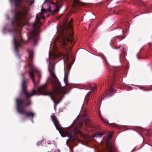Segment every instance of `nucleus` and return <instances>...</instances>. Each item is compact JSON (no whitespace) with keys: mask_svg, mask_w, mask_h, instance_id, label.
I'll return each instance as SVG.
<instances>
[{"mask_svg":"<svg viewBox=\"0 0 152 152\" xmlns=\"http://www.w3.org/2000/svg\"><path fill=\"white\" fill-rule=\"evenodd\" d=\"M48 69L51 77L53 78L52 80L53 87V91L49 92L47 91L46 84L38 88L37 91L39 94L50 96L55 104H58L63 98L64 95L65 94V91L63 90V88L61 86L60 83L56 77L53 69L50 70L48 67Z\"/></svg>","mask_w":152,"mask_h":152,"instance_id":"f257e3e1","label":"nucleus"},{"mask_svg":"<svg viewBox=\"0 0 152 152\" xmlns=\"http://www.w3.org/2000/svg\"><path fill=\"white\" fill-rule=\"evenodd\" d=\"M73 20L72 19L69 22L65 23L61 31V38L62 41L61 47L64 49L67 58L69 57V53L71 52V48L75 43L73 38L74 34L72 24Z\"/></svg>","mask_w":152,"mask_h":152,"instance_id":"f03ea898","label":"nucleus"},{"mask_svg":"<svg viewBox=\"0 0 152 152\" xmlns=\"http://www.w3.org/2000/svg\"><path fill=\"white\" fill-rule=\"evenodd\" d=\"M38 92L35 89L31 91V94L20 96L16 99L15 102L16 104V108L18 112L21 114H24L26 117L31 118L32 121V119L34 117L35 114L32 111H26L25 110L26 107L31 104L30 97L34 95H36Z\"/></svg>","mask_w":152,"mask_h":152,"instance_id":"7ed1b4c3","label":"nucleus"},{"mask_svg":"<svg viewBox=\"0 0 152 152\" xmlns=\"http://www.w3.org/2000/svg\"><path fill=\"white\" fill-rule=\"evenodd\" d=\"M51 117L56 129L59 131L62 136L64 137L68 136L69 137L70 140L73 141L77 137L78 134H80L82 136H83V134L80 130V129L82 126V124L78 126H77L72 129L70 130L69 131L65 132L63 130V128L54 114L51 115Z\"/></svg>","mask_w":152,"mask_h":152,"instance_id":"20e7f679","label":"nucleus"},{"mask_svg":"<svg viewBox=\"0 0 152 152\" xmlns=\"http://www.w3.org/2000/svg\"><path fill=\"white\" fill-rule=\"evenodd\" d=\"M27 13L25 12L17 11L15 14L12 20L11 29H8L10 33L12 32L16 33V26L23 27L28 24V19L27 18Z\"/></svg>","mask_w":152,"mask_h":152,"instance_id":"39448f33","label":"nucleus"},{"mask_svg":"<svg viewBox=\"0 0 152 152\" xmlns=\"http://www.w3.org/2000/svg\"><path fill=\"white\" fill-rule=\"evenodd\" d=\"M109 69H112L113 71L112 72L113 73L112 76H110L109 78V81L107 83L108 84L110 85V88L105 93L107 96H111L114 94L115 89L113 88V86L114 87V85L116 83H119L120 78L118 76L119 74L117 72L118 71V70L117 69L115 70L112 69L110 68H109Z\"/></svg>","mask_w":152,"mask_h":152,"instance_id":"423d86ee","label":"nucleus"},{"mask_svg":"<svg viewBox=\"0 0 152 152\" xmlns=\"http://www.w3.org/2000/svg\"><path fill=\"white\" fill-rule=\"evenodd\" d=\"M40 18L37 15L35 21L33 24L32 26L34 30L30 33L28 36V40L26 42V43L30 39H31L34 44H36L38 37L36 33V28L37 27L39 28V26L41 25L42 23L40 21Z\"/></svg>","mask_w":152,"mask_h":152,"instance_id":"0eeeda50","label":"nucleus"},{"mask_svg":"<svg viewBox=\"0 0 152 152\" xmlns=\"http://www.w3.org/2000/svg\"><path fill=\"white\" fill-rule=\"evenodd\" d=\"M26 73V72H25L22 73L21 74L22 78L21 81L22 90L20 96H23L24 95H27V94H31V91L30 92H28L27 90V80L24 77V75Z\"/></svg>","mask_w":152,"mask_h":152,"instance_id":"6e6552de","label":"nucleus"},{"mask_svg":"<svg viewBox=\"0 0 152 152\" xmlns=\"http://www.w3.org/2000/svg\"><path fill=\"white\" fill-rule=\"evenodd\" d=\"M112 136V134H109L106 140L107 151L108 152H117V148L115 147L114 145L110 142Z\"/></svg>","mask_w":152,"mask_h":152,"instance_id":"1a4fd4ad","label":"nucleus"},{"mask_svg":"<svg viewBox=\"0 0 152 152\" xmlns=\"http://www.w3.org/2000/svg\"><path fill=\"white\" fill-rule=\"evenodd\" d=\"M13 42L14 46L15 53L16 56L19 58H20V56L18 52V49L22 46L21 43L24 41L20 37L21 40L20 41H18L14 34H13Z\"/></svg>","mask_w":152,"mask_h":152,"instance_id":"9d476101","label":"nucleus"},{"mask_svg":"<svg viewBox=\"0 0 152 152\" xmlns=\"http://www.w3.org/2000/svg\"><path fill=\"white\" fill-rule=\"evenodd\" d=\"M114 48L116 49H117L121 48V53L119 56L120 60L121 61V58L125 59V56L126 55V52L124 51L123 47H121L120 45H116L114 46Z\"/></svg>","mask_w":152,"mask_h":152,"instance_id":"9b49d317","label":"nucleus"},{"mask_svg":"<svg viewBox=\"0 0 152 152\" xmlns=\"http://www.w3.org/2000/svg\"><path fill=\"white\" fill-rule=\"evenodd\" d=\"M84 4L78 0H74L72 2V6L74 8H77L78 5L83 6Z\"/></svg>","mask_w":152,"mask_h":152,"instance_id":"f8f14e48","label":"nucleus"},{"mask_svg":"<svg viewBox=\"0 0 152 152\" xmlns=\"http://www.w3.org/2000/svg\"><path fill=\"white\" fill-rule=\"evenodd\" d=\"M29 74L30 77L32 79L33 82L34 84V86H35L36 85V83H35L34 80V70L31 67H30V71L29 72Z\"/></svg>","mask_w":152,"mask_h":152,"instance_id":"ddd939ff","label":"nucleus"},{"mask_svg":"<svg viewBox=\"0 0 152 152\" xmlns=\"http://www.w3.org/2000/svg\"><path fill=\"white\" fill-rule=\"evenodd\" d=\"M85 125L87 126L88 127H92L93 126V124L91 121L88 118H86L85 120Z\"/></svg>","mask_w":152,"mask_h":152,"instance_id":"4468645a","label":"nucleus"},{"mask_svg":"<svg viewBox=\"0 0 152 152\" xmlns=\"http://www.w3.org/2000/svg\"><path fill=\"white\" fill-rule=\"evenodd\" d=\"M15 6L16 8H22V3L23 1V0H15Z\"/></svg>","mask_w":152,"mask_h":152,"instance_id":"2eb2a0df","label":"nucleus"},{"mask_svg":"<svg viewBox=\"0 0 152 152\" xmlns=\"http://www.w3.org/2000/svg\"><path fill=\"white\" fill-rule=\"evenodd\" d=\"M91 91L89 92L87 95L86 96V97L84 99V102L86 103V104H87L88 102V101H89L90 96L91 94Z\"/></svg>","mask_w":152,"mask_h":152,"instance_id":"dca6fc26","label":"nucleus"},{"mask_svg":"<svg viewBox=\"0 0 152 152\" xmlns=\"http://www.w3.org/2000/svg\"><path fill=\"white\" fill-rule=\"evenodd\" d=\"M49 10L48 11L51 12L52 13L54 14L55 13L58 12L59 10V8L58 6H57L53 11H51L50 10V6H49Z\"/></svg>","mask_w":152,"mask_h":152,"instance_id":"f3484780","label":"nucleus"},{"mask_svg":"<svg viewBox=\"0 0 152 152\" xmlns=\"http://www.w3.org/2000/svg\"><path fill=\"white\" fill-rule=\"evenodd\" d=\"M115 32L118 33H122L123 34V31L122 29L120 27L117 28L115 29Z\"/></svg>","mask_w":152,"mask_h":152,"instance_id":"a211bd4d","label":"nucleus"},{"mask_svg":"<svg viewBox=\"0 0 152 152\" xmlns=\"http://www.w3.org/2000/svg\"><path fill=\"white\" fill-rule=\"evenodd\" d=\"M98 56L101 57L102 58V59L105 61V62L106 63L107 65L108 66V64L107 63V61L106 60V58L104 56V54L102 53L99 54H98Z\"/></svg>","mask_w":152,"mask_h":152,"instance_id":"6ab92c4d","label":"nucleus"},{"mask_svg":"<svg viewBox=\"0 0 152 152\" xmlns=\"http://www.w3.org/2000/svg\"><path fill=\"white\" fill-rule=\"evenodd\" d=\"M33 55L34 54L32 51H30L29 52L28 57L30 59L31 61H32Z\"/></svg>","mask_w":152,"mask_h":152,"instance_id":"aec40b11","label":"nucleus"},{"mask_svg":"<svg viewBox=\"0 0 152 152\" xmlns=\"http://www.w3.org/2000/svg\"><path fill=\"white\" fill-rule=\"evenodd\" d=\"M64 81L66 85L68 84V76L66 74H65L64 77Z\"/></svg>","mask_w":152,"mask_h":152,"instance_id":"412c9836","label":"nucleus"},{"mask_svg":"<svg viewBox=\"0 0 152 152\" xmlns=\"http://www.w3.org/2000/svg\"><path fill=\"white\" fill-rule=\"evenodd\" d=\"M136 0H135V1ZM139 3H140L141 4H142L144 6L147 7V5L144 2L142 1L141 0H136Z\"/></svg>","mask_w":152,"mask_h":152,"instance_id":"4be33fe9","label":"nucleus"},{"mask_svg":"<svg viewBox=\"0 0 152 152\" xmlns=\"http://www.w3.org/2000/svg\"><path fill=\"white\" fill-rule=\"evenodd\" d=\"M104 134V133H98L96 136L98 137H102Z\"/></svg>","mask_w":152,"mask_h":152,"instance_id":"5701e85b","label":"nucleus"},{"mask_svg":"<svg viewBox=\"0 0 152 152\" xmlns=\"http://www.w3.org/2000/svg\"><path fill=\"white\" fill-rule=\"evenodd\" d=\"M108 124L111 126H112V127H118V126H117L115 124H113V123H111V124H109V123H108Z\"/></svg>","mask_w":152,"mask_h":152,"instance_id":"b1692460","label":"nucleus"},{"mask_svg":"<svg viewBox=\"0 0 152 152\" xmlns=\"http://www.w3.org/2000/svg\"><path fill=\"white\" fill-rule=\"evenodd\" d=\"M117 37L120 40H121L123 39L125 37L124 36V35L121 37H120L119 36H118Z\"/></svg>","mask_w":152,"mask_h":152,"instance_id":"393cba45","label":"nucleus"},{"mask_svg":"<svg viewBox=\"0 0 152 152\" xmlns=\"http://www.w3.org/2000/svg\"><path fill=\"white\" fill-rule=\"evenodd\" d=\"M34 0H31L30 2V6H31L32 4H34Z\"/></svg>","mask_w":152,"mask_h":152,"instance_id":"a878e982","label":"nucleus"},{"mask_svg":"<svg viewBox=\"0 0 152 152\" xmlns=\"http://www.w3.org/2000/svg\"><path fill=\"white\" fill-rule=\"evenodd\" d=\"M103 121L104 122V123H105V124H107V123H108V121H106V120H103Z\"/></svg>","mask_w":152,"mask_h":152,"instance_id":"bb28decb","label":"nucleus"},{"mask_svg":"<svg viewBox=\"0 0 152 152\" xmlns=\"http://www.w3.org/2000/svg\"><path fill=\"white\" fill-rule=\"evenodd\" d=\"M38 74H39V79H40L41 78V75L39 73Z\"/></svg>","mask_w":152,"mask_h":152,"instance_id":"cd10ccee","label":"nucleus"},{"mask_svg":"<svg viewBox=\"0 0 152 152\" xmlns=\"http://www.w3.org/2000/svg\"><path fill=\"white\" fill-rule=\"evenodd\" d=\"M10 1H11V2L13 1L15 3V0H10Z\"/></svg>","mask_w":152,"mask_h":152,"instance_id":"c85d7f7f","label":"nucleus"},{"mask_svg":"<svg viewBox=\"0 0 152 152\" xmlns=\"http://www.w3.org/2000/svg\"><path fill=\"white\" fill-rule=\"evenodd\" d=\"M91 89L92 90H94V89H95V88L94 87H93V88H91Z\"/></svg>","mask_w":152,"mask_h":152,"instance_id":"c756f323","label":"nucleus"},{"mask_svg":"<svg viewBox=\"0 0 152 152\" xmlns=\"http://www.w3.org/2000/svg\"><path fill=\"white\" fill-rule=\"evenodd\" d=\"M51 3L55 5V6H56V5L55 4V3L53 2H51Z\"/></svg>","mask_w":152,"mask_h":152,"instance_id":"7c9ffc66","label":"nucleus"},{"mask_svg":"<svg viewBox=\"0 0 152 152\" xmlns=\"http://www.w3.org/2000/svg\"><path fill=\"white\" fill-rule=\"evenodd\" d=\"M113 13H114L115 14H117V13L116 12H113Z\"/></svg>","mask_w":152,"mask_h":152,"instance_id":"2f4dec72","label":"nucleus"},{"mask_svg":"<svg viewBox=\"0 0 152 152\" xmlns=\"http://www.w3.org/2000/svg\"><path fill=\"white\" fill-rule=\"evenodd\" d=\"M141 131H142V130H143V129H142V128H141Z\"/></svg>","mask_w":152,"mask_h":152,"instance_id":"473e14b6","label":"nucleus"},{"mask_svg":"<svg viewBox=\"0 0 152 152\" xmlns=\"http://www.w3.org/2000/svg\"><path fill=\"white\" fill-rule=\"evenodd\" d=\"M23 9L24 10H25V8L24 7H23Z\"/></svg>","mask_w":152,"mask_h":152,"instance_id":"72a5a7b5","label":"nucleus"},{"mask_svg":"<svg viewBox=\"0 0 152 152\" xmlns=\"http://www.w3.org/2000/svg\"><path fill=\"white\" fill-rule=\"evenodd\" d=\"M68 140H67V141H66V142H68Z\"/></svg>","mask_w":152,"mask_h":152,"instance_id":"f704fd0d","label":"nucleus"},{"mask_svg":"<svg viewBox=\"0 0 152 152\" xmlns=\"http://www.w3.org/2000/svg\"><path fill=\"white\" fill-rule=\"evenodd\" d=\"M28 1H26V2H28Z\"/></svg>","mask_w":152,"mask_h":152,"instance_id":"c9c22d12","label":"nucleus"},{"mask_svg":"<svg viewBox=\"0 0 152 152\" xmlns=\"http://www.w3.org/2000/svg\"><path fill=\"white\" fill-rule=\"evenodd\" d=\"M89 88H91V87L90 86H89Z\"/></svg>","mask_w":152,"mask_h":152,"instance_id":"e433bc0d","label":"nucleus"},{"mask_svg":"<svg viewBox=\"0 0 152 152\" xmlns=\"http://www.w3.org/2000/svg\"><path fill=\"white\" fill-rule=\"evenodd\" d=\"M151 146H152V145H151Z\"/></svg>","mask_w":152,"mask_h":152,"instance_id":"4c0bfd02","label":"nucleus"}]
</instances>
